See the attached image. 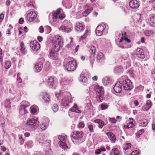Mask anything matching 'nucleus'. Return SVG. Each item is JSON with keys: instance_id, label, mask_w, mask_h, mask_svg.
Here are the masks:
<instances>
[{"instance_id": "obj_43", "label": "nucleus", "mask_w": 155, "mask_h": 155, "mask_svg": "<svg viewBox=\"0 0 155 155\" xmlns=\"http://www.w3.org/2000/svg\"><path fill=\"white\" fill-rule=\"evenodd\" d=\"M25 147H27L28 148H31L33 146V142L31 140H29L25 143Z\"/></svg>"}, {"instance_id": "obj_57", "label": "nucleus", "mask_w": 155, "mask_h": 155, "mask_svg": "<svg viewBox=\"0 0 155 155\" xmlns=\"http://www.w3.org/2000/svg\"><path fill=\"white\" fill-rule=\"evenodd\" d=\"M86 107L88 110L90 109L91 107L92 104L91 101H89L88 102L86 103Z\"/></svg>"}, {"instance_id": "obj_10", "label": "nucleus", "mask_w": 155, "mask_h": 155, "mask_svg": "<svg viewBox=\"0 0 155 155\" xmlns=\"http://www.w3.org/2000/svg\"><path fill=\"white\" fill-rule=\"evenodd\" d=\"M49 122V120L48 118L42 119L39 125L40 128L43 130H46L48 126Z\"/></svg>"}, {"instance_id": "obj_62", "label": "nucleus", "mask_w": 155, "mask_h": 155, "mask_svg": "<svg viewBox=\"0 0 155 155\" xmlns=\"http://www.w3.org/2000/svg\"><path fill=\"white\" fill-rule=\"evenodd\" d=\"M61 10V8H59L52 14H53L56 15V16H58V15L60 13Z\"/></svg>"}, {"instance_id": "obj_6", "label": "nucleus", "mask_w": 155, "mask_h": 155, "mask_svg": "<svg viewBox=\"0 0 155 155\" xmlns=\"http://www.w3.org/2000/svg\"><path fill=\"white\" fill-rule=\"evenodd\" d=\"M106 27L105 25L104 24H102L97 26L95 30L97 35L100 36L103 34L105 35L107 34L108 30Z\"/></svg>"}, {"instance_id": "obj_3", "label": "nucleus", "mask_w": 155, "mask_h": 155, "mask_svg": "<svg viewBox=\"0 0 155 155\" xmlns=\"http://www.w3.org/2000/svg\"><path fill=\"white\" fill-rule=\"evenodd\" d=\"M90 91L96 92L97 93V100L98 101H101L103 99L104 95V89L102 87H99L96 85H93L89 88Z\"/></svg>"}, {"instance_id": "obj_48", "label": "nucleus", "mask_w": 155, "mask_h": 155, "mask_svg": "<svg viewBox=\"0 0 155 155\" xmlns=\"http://www.w3.org/2000/svg\"><path fill=\"white\" fill-rule=\"evenodd\" d=\"M105 149L104 147H102L96 150L95 153L96 154L98 155L99 154L101 151H105Z\"/></svg>"}, {"instance_id": "obj_7", "label": "nucleus", "mask_w": 155, "mask_h": 155, "mask_svg": "<svg viewBox=\"0 0 155 155\" xmlns=\"http://www.w3.org/2000/svg\"><path fill=\"white\" fill-rule=\"evenodd\" d=\"M72 23L68 20H64L63 25L60 28L59 30L68 33L71 30Z\"/></svg>"}, {"instance_id": "obj_4", "label": "nucleus", "mask_w": 155, "mask_h": 155, "mask_svg": "<svg viewBox=\"0 0 155 155\" xmlns=\"http://www.w3.org/2000/svg\"><path fill=\"white\" fill-rule=\"evenodd\" d=\"M73 135H71V139L73 142L77 144L82 143L84 139L82 138L84 136L83 132L81 131H77L73 132Z\"/></svg>"}, {"instance_id": "obj_17", "label": "nucleus", "mask_w": 155, "mask_h": 155, "mask_svg": "<svg viewBox=\"0 0 155 155\" xmlns=\"http://www.w3.org/2000/svg\"><path fill=\"white\" fill-rule=\"evenodd\" d=\"M147 22L150 25L155 27V15L152 14L150 15Z\"/></svg>"}, {"instance_id": "obj_9", "label": "nucleus", "mask_w": 155, "mask_h": 155, "mask_svg": "<svg viewBox=\"0 0 155 155\" xmlns=\"http://www.w3.org/2000/svg\"><path fill=\"white\" fill-rule=\"evenodd\" d=\"M77 67V63L75 61H71L68 62L65 65V68L68 71H74Z\"/></svg>"}, {"instance_id": "obj_40", "label": "nucleus", "mask_w": 155, "mask_h": 155, "mask_svg": "<svg viewBox=\"0 0 155 155\" xmlns=\"http://www.w3.org/2000/svg\"><path fill=\"white\" fill-rule=\"evenodd\" d=\"M148 124L147 120L145 119H143L140 121L139 123V125L141 127H146Z\"/></svg>"}, {"instance_id": "obj_29", "label": "nucleus", "mask_w": 155, "mask_h": 155, "mask_svg": "<svg viewBox=\"0 0 155 155\" xmlns=\"http://www.w3.org/2000/svg\"><path fill=\"white\" fill-rule=\"evenodd\" d=\"M53 17L52 18V21H51L50 18H49V21L51 22V23L52 25L55 26H58V24L57 22H56L57 21V19L58 18V16H56V15L53 14H52Z\"/></svg>"}, {"instance_id": "obj_61", "label": "nucleus", "mask_w": 155, "mask_h": 155, "mask_svg": "<svg viewBox=\"0 0 155 155\" xmlns=\"http://www.w3.org/2000/svg\"><path fill=\"white\" fill-rule=\"evenodd\" d=\"M144 130L142 129L140 130L137 133V135L139 137L140 135L142 134L144 132Z\"/></svg>"}, {"instance_id": "obj_30", "label": "nucleus", "mask_w": 155, "mask_h": 155, "mask_svg": "<svg viewBox=\"0 0 155 155\" xmlns=\"http://www.w3.org/2000/svg\"><path fill=\"white\" fill-rule=\"evenodd\" d=\"M94 122L99 124L98 127L100 128H102L103 126L105 125L104 121L101 119H96L95 120Z\"/></svg>"}, {"instance_id": "obj_44", "label": "nucleus", "mask_w": 155, "mask_h": 155, "mask_svg": "<svg viewBox=\"0 0 155 155\" xmlns=\"http://www.w3.org/2000/svg\"><path fill=\"white\" fill-rule=\"evenodd\" d=\"M20 105L23 106V107H24L27 108L28 106L30 105V104L28 102L25 101L21 102Z\"/></svg>"}, {"instance_id": "obj_54", "label": "nucleus", "mask_w": 155, "mask_h": 155, "mask_svg": "<svg viewBox=\"0 0 155 155\" xmlns=\"http://www.w3.org/2000/svg\"><path fill=\"white\" fill-rule=\"evenodd\" d=\"M88 127L89 131L91 133H93L94 132V126L93 125L90 124L88 125Z\"/></svg>"}, {"instance_id": "obj_23", "label": "nucleus", "mask_w": 155, "mask_h": 155, "mask_svg": "<svg viewBox=\"0 0 155 155\" xmlns=\"http://www.w3.org/2000/svg\"><path fill=\"white\" fill-rule=\"evenodd\" d=\"M84 27L82 23L78 22L75 25V30L77 31H81L84 29Z\"/></svg>"}, {"instance_id": "obj_38", "label": "nucleus", "mask_w": 155, "mask_h": 155, "mask_svg": "<svg viewBox=\"0 0 155 155\" xmlns=\"http://www.w3.org/2000/svg\"><path fill=\"white\" fill-rule=\"evenodd\" d=\"M110 81V79L108 77H105L102 80V83L104 85L106 86L109 84Z\"/></svg>"}, {"instance_id": "obj_5", "label": "nucleus", "mask_w": 155, "mask_h": 155, "mask_svg": "<svg viewBox=\"0 0 155 155\" xmlns=\"http://www.w3.org/2000/svg\"><path fill=\"white\" fill-rule=\"evenodd\" d=\"M119 80L121 85L125 90L130 91L133 88V85L131 81L126 76H122Z\"/></svg>"}, {"instance_id": "obj_42", "label": "nucleus", "mask_w": 155, "mask_h": 155, "mask_svg": "<svg viewBox=\"0 0 155 155\" xmlns=\"http://www.w3.org/2000/svg\"><path fill=\"white\" fill-rule=\"evenodd\" d=\"M51 141L50 140H48L45 141L44 143H42L43 146L44 147H46L48 149L50 148L51 145Z\"/></svg>"}, {"instance_id": "obj_19", "label": "nucleus", "mask_w": 155, "mask_h": 155, "mask_svg": "<svg viewBox=\"0 0 155 155\" xmlns=\"http://www.w3.org/2000/svg\"><path fill=\"white\" fill-rule=\"evenodd\" d=\"M129 5L132 8H137L139 6V3L136 0H131L129 2Z\"/></svg>"}, {"instance_id": "obj_13", "label": "nucleus", "mask_w": 155, "mask_h": 155, "mask_svg": "<svg viewBox=\"0 0 155 155\" xmlns=\"http://www.w3.org/2000/svg\"><path fill=\"white\" fill-rule=\"evenodd\" d=\"M37 17V14L35 12L33 11H31L28 13L27 16V19L29 21H32L34 20Z\"/></svg>"}, {"instance_id": "obj_41", "label": "nucleus", "mask_w": 155, "mask_h": 155, "mask_svg": "<svg viewBox=\"0 0 155 155\" xmlns=\"http://www.w3.org/2000/svg\"><path fill=\"white\" fill-rule=\"evenodd\" d=\"M92 8H88L83 12V15L85 17L87 16L93 10Z\"/></svg>"}, {"instance_id": "obj_11", "label": "nucleus", "mask_w": 155, "mask_h": 155, "mask_svg": "<svg viewBox=\"0 0 155 155\" xmlns=\"http://www.w3.org/2000/svg\"><path fill=\"white\" fill-rule=\"evenodd\" d=\"M72 102V99L70 96L66 97L61 101V104L64 107H67L70 106V104Z\"/></svg>"}, {"instance_id": "obj_26", "label": "nucleus", "mask_w": 155, "mask_h": 155, "mask_svg": "<svg viewBox=\"0 0 155 155\" xmlns=\"http://www.w3.org/2000/svg\"><path fill=\"white\" fill-rule=\"evenodd\" d=\"M62 4L66 8H70L72 5L71 2L70 0H63Z\"/></svg>"}, {"instance_id": "obj_24", "label": "nucleus", "mask_w": 155, "mask_h": 155, "mask_svg": "<svg viewBox=\"0 0 155 155\" xmlns=\"http://www.w3.org/2000/svg\"><path fill=\"white\" fill-rule=\"evenodd\" d=\"M123 71V67L121 66L115 67L114 69V73L117 74H119L122 73Z\"/></svg>"}, {"instance_id": "obj_21", "label": "nucleus", "mask_w": 155, "mask_h": 155, "mask_svg": "<svg viewBox=\"0 0 155 155\" xmlns=\"http://www.w3.org/2000/svg\"><path fill=\"white\" fill-rule=\"evenodd\" d=\"M135 122L133 121V118H130L129 119L126 121L127 125L124 126V127L130 128L134 126Z\"/></svg>"}, {"instance_id": "obj_25", "label": "nucleus", "mask_w": 155, "mask_h": 155, "mask_svg": "<svg viewBox=\"0 0 155 155\" xmlns=\"http://www.w3.org/2000/svg\"><path fill=\"white\" fill-rule=\"evenodd\" d=\"M28 113L26 108L24 107L23 106L20 105L19 109V113L20 116H22L25 115Z\"/></svg>"}, {"instance_id": "obj_37", "label": "nucleus", "mask_w": 155, "mask_h": 155, "mask_svg": "<svg viewBox=\"0 0 155 155\" xmlns=\"http://www.w3.org/2000/svg\"><path fill=\"white\" fill-rule=\"evenodd\" d=\"M70 39L71 40L70 43L67 45L66 46V47L69 49H71L73 48L74 46V45L73 43V38L72 37H71Z\"/></svg>"}, {"instance_id": "obj_31", "label": "nucleus", "mask_w": 155, "mask_h": 155, "mask_svg": "<svg viewBox=\"0 0 155 155\" xmlns=\"http://www.w3.org/2000/svg\"><path fill=\"white\" fill-rule=\"evenodd\" d=\"M43 99L47 104H49L50 101V97L49 95L47 93H45L43 97Z\"/></svg>"}, {"instance_id": "obj_20", "label": "nucleus", "mask_w": 155, "mask_h": 155, "mask_svg": "<svg viewBox=\"0 0 155 155\" xmlns=\"http://www.w3.org/2000/svg\"><path fill=\"white\" fill-rule=\"evenodd\" d=\"M98 43V47L106 46L107 44L109 42V41L105 38H102L99 39L97 41Z\"/></svg>"}, {"instance_id": "obj_63", "label": "nucleus", "mask_w": 155, "mask_h": 155, "mask_svg": "<svg viewBox=\"0 0 155 155\" xmlns=\"http://www.w3.org/2000/svg\"><path fill=\"white\" fill-rule=\"evenodd\" d=\"M108 119L110 121L113 123H115L117 121V120L114 118L109 117Z\"/></svg>"}, {"instance_id": "obj_14", "label": "nucleus", "mask_w": 155, "mask_h": 155, "mask_svg": "<svg viewBox=\"0 0 155 155\" xmlns=\"http://www.w3.org/2000/svg\"><path fill=\"white\" fill-rule=\"evenodd\" d=\"M30 45L32 49L35 51L38 50L40 47L39 43L36 40L31 41L30 43Z\"/></svg>"}, {"instance_id": "obj_55", "label": "nucleus", "mask_w": 155, "mask_h": 155, "mask_svg": "<svg viewBox=\"0 0 155 155\" xmlns=\"http://www.w3.org/2000/svg\"><path fill=\"white\" fill-rule=\"evenodd\" d=\"M22 135L21 134H19L18 135V138L20 140V144L21 145L23 144L25 141V140L23 138Z\"/></svg>"}, {"instance_id": "obj_51", "label": "nucleus", "mask_w": 155, "mask_h": 155, "mask_svg": "<svg viewBox=\"0 0 155 155\" xmlns=\"http://www.w3.org/2000/svg\"><path fill=\"white\" fill-rule=\"evenodd\" d=\"M131 144L129 143H126L124 146V149L125 150H127L128 149L131 148Z\"/></svg>"}, {"instance_id": "obj_16", "label": "nucleus", "mask_w": 155, "mask_h": 155, "mask_svg": "<svg viewBox=\"0 0 155 155\" xmlns=\"http://www.w3.org/2000/svg\"><path fill=\"white\" fill-rule=\"evenodd\" d=\"M143 51V49L141 48H139L136 49L135 53L137 58L143 59L144 58L145 56Z\"/></svg>"}, {"instance_id": "obj_56", "label": "nucleus", "mask_w": 155, "mask_h": 155, "mask_svg": "<svg viewBox=\"0 0 155 155\" xmlns=\"http://www.w3.org/2000/svg\"><path fill=\"white\" fill-rule=\"evenodd\" d=\"M20 73H18L17 76V80L18 83H21L22 82V80L20 77Z\"/></svg>"}, {"instance_id": "obj_53", "label": "nucleus", "mask_w": 155, "mask_h": 155, "mask_svg": "<svg viewBox=\"0 0 155 155\" xmlns=\"http://www.w3.org/2000/svg\"><path fill=\"white\" fill-rule=\"evenodd\" d=\"M104 56L103 54L101 52L98 53V54L97 56V60H100Z\"/></svg>"}, {"instance_id": "obj_45", "label": "nucleus", "mask_w": 155, "mask_h": 155, "mask_svg": "<svg viewBox=\"0 0 155 155\" xmlns=\"http://www.w3.org/2000/svg\"><path fill=\"white\" fill-rule=\"evenodd\" d=\"M11 65V61H7L5 63V69H8L10 68Z\"/></svg>"}, {"instance_id": "obj_33", "label": "nucleus", "mask_w": 155, "mask_h": 155, "mask_svg": "<svg viewBox=\"0 0 155 155\" xmlns=\"http://www.w3.org/2000/svg\"><path fill=\"white\" fill-rule=\"evenodd\" d=\"M43 68L42 64L41 62H39L37 63L35 65V68L37 72L40 71Z\"/></svg>"}, {"instance_id": "obj_18", "label": "nucleus", "mask_w": 155, "mask_h": 155, "mask_svg": "<svg viewBox=\"0 0 155 155\" xmlns=\"http://www.w3.org/2000/svg\"><path fill=\"white\" fill-rule=\"evenodd\" d=\"M152 105V103L150 100H147L144 105L142 107V109L143 110L145 111H147L149 109Z\"/></svg>"}, {"instance_id": "obj_64", "label": "nucleus", "mask_w": 155, "mask_h": 155, "mask_svg": "<svg viewBox=\"0 0 155 155\" xmlns=\"http://www.w3.org/2000/svg\"><path fill=\"white\" fill-rule=\"evenodd\" d=\"M139 152L137 150L133 151L131 153V155H139Z\"/></svg>"}, {"instance_id": "obj_28", "label": "nucleus", "mask_w": 155, "mask_h": 155, "mask_svg": "<svg viewBox=\"0 0 155 155\" xmlns=\"http://www.w3.org/2000/svg\"><path fill=\"white\" fill-rule=\"evenodd\" d=\"M108 138L112 143H114L116 140V138L114 135L112 133L108 132L106 133Z\"/></svg>"}, {"instance_id": "obj_50", "label": "nucleus", "mask_w": 155, "mask_h": 155, "mask_svg": "<svg viewBox=\"0 0 155 155\" xmlns=\"http://www.w3.org/2000/svg\"><path fill=\"white\" fill-rule=\"evenodd\" d=\"M109 105L105 103H103L101 104V109L102 110H104L107 109Z\"/></svg>"}, {"instance_id": "obj_34", "label": "nucleus", "mask_w": 155, "mask_h": 155, "mask_svg": "<svg viewBox=\"0 0 155 155\" xmlns=\"http://www.w3.org/2000/svg\"><path fill=\"white\" fill-rule=\"evenodd\" d=\"M110 155H120V151L117 148H113L111 150Z\"/></svg>"}, {"instance_id": "obj_58", "label": "nucleus", "mask_w": 155, "mask_h": 155, "mask_svg": "<svg viewBox=\"0 0 155 155\" xmlns=\"http://www.w3.org/2000/svg\"><path fill=\"white\" fill-rule=\"evenodd\" d=\"M84 126V122L81 121L79 122L78 125V127L80 128H82Z\"/></svg>"}, {"instance_id": "obj_1", "label": "nucleus", "mask_w": 155, "mask_h": 155, "mask_svg": "<svg viewBox=\"0 0 155 155\" xmlns=\"http://www.w3.org/2000/svg\"><path fill=\"white\" fill-rule=\"evenodd\" d=\"M63 41L59 36L55 41L52 48L49 50V57L51 58L56 60L58 58L57 52L63 46Z\"/></svg>"}, {"instance_id": "obj_52", "label": "nucleus", "mask_w": 155, "mask_h": 155, "mask_svg": "<svg viewBox=\"0 0 155 155\" xmlns=\"http://www.w3.org/2000/svg\"><path fill=\"white\" fill-rule=\"evenodd\" d=\"M153 33V31L152 30H146L145 31V35L147 36H149L151 35Z\"/></svg>"}, {"instance_id": "obj_36", "label": "nucleus", "mask_w": 155, "mask_h": 155, "mask_svg": "<svg viewBox=\"0 0 155 155\" xmlns=\"http://www.w3.org/2000/svg\"><path fill=\"white\" fill-rule=\"evenodd\" d=\"M71 82V81L68 80L67 78H64L61 79L60 83L61 85H63L69 84Z\"/></svg>"}, {"instance_id": "obj_59", "label": "nucleus", "mask_w": 155, "mask_h": 155, "mask_svg": "<svg viewBox=\"0 0 155 155\" xmlns=\"http://www.w3.org/2000/svg\"><path fill=\"white\" fill-rule=\"evenodd\" d=\"M34 6L33 4V1L32 0L27 5V7L30 8H32Z\"/></svg>"}, {"instance_id": "obj_32", "label": "nucleus", "mask_w": 155, "mask_h": 155, "mask_svg": "<svg viewBox=\"0 0 155 155\" xmlns=\"http://www.w3.org/2000/svg\"><path fill=\"white\" fill-rule=\"evenodd\" d=\"M48 85L49 87L51 88L54 84V79L52 77H50L48 79Z\"/></svg>"}, {"instance_id": "obj_15", "label": "nucleus", "mask_w": 155, "mask_h": 155, "mask_svg": "<svg viewBox=\"0 0 155 155\" xmlns=\"http://www.w3.org/2000/svg\"><path fill=\"white\" fill-rule=\"evenodd\" d=\"M122 86L119 80L114 87L113 89L115 92L117 93H120L122 90Z\"/></svg>"}, {"instance_id": "obj_49", "label": "nucleus", "mask_w": 155, "mask_h": 155, "mask_svg": "<svg viewBox=\"0 0 155 155\" xmlns=\"http://www.w3.org/2000/svg\"><path fill=\"white\" fill-rule=\"evenodd\" d=\"M52 109L54 112H57L59 109L58 105L56 104H54L52 107Z\"/></svg>"}, {"instance_id": "obj_60", "label": "nucleus", "mask_w": 155, "mask_h": 155, "mask_svg": "<svg viewBox=\"0 0 155 155\" xmlns=\"http://www.w3.org/2000/svg\"><path fill=\"white\" fill-rule=\"evenodd\" d=\"M6 107L7 108H9L11 107L10 104V101L9 100H7L6 101Z\"/></svg>"}, {"instance_id": "obj_22", "label": "nucleus", "mask_w": 155, "mask_h": 155, "mask_svg": "<svg viewBox=\"0 0 155 155\" xmlns=\"http://www.w3.org/2000/svg\"><path fill=\"white\" fill-rule=\"evenodd\" d=\"M71 112L77 113H81V111L79 109L77 104L74 103V106L72 107L71 109H70L69 111V114L70 115Z\"/></svg>"}, {"instance_id": "obj_39", "label": "nucleus", "mask_w": 155, "mask_h": 155, "mask_svg": "<svg viewBox=\"0 0 155 155\" xmlns=\"http://www.w3.org/2000/svg\"><path fill=\"white\" fill-rule=\"evenodd\" d=\"M37 107V106L35 105H33L30 107V110L31 113L32 114H34L36 113Z\"/></svg>"}, {"instance_id": "obj_8", "label": "nucleus", "mask_w": 155, "mask_h": 155, "mask_svg": "<svg viewBox=\"0 0 155 155\" xmlns=\"http://www.w3.org/2000/svg\"><path fill=\"white\" fill-rule=\"evenodd\" d=\"M58 138L59 140L58 144L60 147L65 150L67 149L68 148V147L66 143V142L67 140V136L60 135L58 136Z\"/></svg>"}, {"instance_id": "obj_27", "label": "nucleus", "mask_w": 155, "mask_h": 155, "mask_svg": "<svg viewBox=\"0 0 155 155\" xmlns=\"http://www.w3.org/2000/svg\"><path fill=\"white\" fill-rule=\"evenodd\" d=\"M90 33V31L88 30V29L86 30L84 34L80 37L79 41H83V40L86 39L87 37Z\"/></svg>"}, {"instance_id": "obj_47", "label": "nucleus", "mask_w": 155, "mask_h": 155, "mask_svg": "<svg viewBox=\"0 0 155 155\" xmlns=\"http://www.w3.org/2000/svg\"><path fill=\"white\" fill-rule=\"evenodd\" d=\"M130 66V60L128 59L126 61L124 62V67L126 68H129Z\"/></svg>"}, {"instance_id": "obj_46", "label": "nucleus", "mask_w": 155, "mask_h": 155, "mask_svg": "<svg viewBox=\"0 0 155 155\" xmlns=\"http://www.w3.org/2000/svg\"><path fill=\"white\" fill-rule=\"evenodd\" d=\"M20 50L22 52L25 54L26 52L25 50V45H24V43L23 42H21L20 44Z\"/></svg>"}, {"instance_id": "obj_12", "label": "nucleus", "mask_w": 155, "mask_h": 155, "mask_svg": "<svg viewBox=\"0 0 155 155\" xmlns=\"http://www.w3.org/2000/svg\"><path fill=\"white\" fill-rule=\"evenodd\" d=\"M38 120V119L37 118H30L26 121L25 124L31 128L33 129L36 126Z\"/></svg>"}, {"instance_id": "obj_35", "label": "nucleus", "mask_w": 155, "mask_h": 155, "mask_svg": "<svg viewBox=\"0 0 155 155\" xmlns=\"http://www.w3.org/2000/svg\"><path fill=\"white\" fill-rule=\"evenodd\" d=\"M79 81L85 83L87 81V79L83 74H81L79 78Z\"/></svg>"}, {"instance_id": "obj_2", "label": "nucleus", "mask_w": 155, "mask_h": 155, "mask_svg": "<svg viewBox=\"0 0 155 155\" xmlns=\"http://www.w3.org/2000/svg\"><path fill=\"white\" fill-rule=\"evenodd\" d=\"M126 32L122 34V37L120 40L118 46L122 48H129L132 45V43L131 40L126 37Z\"/></svg>"}]
</instances>
